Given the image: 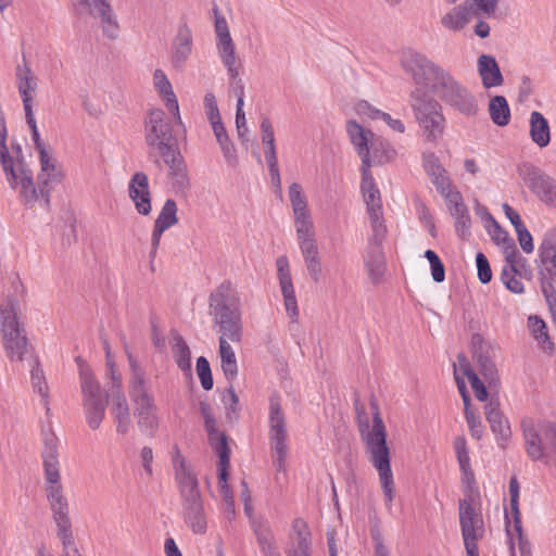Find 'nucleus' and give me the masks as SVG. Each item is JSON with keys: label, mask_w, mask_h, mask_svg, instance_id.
<instances>
[{"label": "nucleus", "mask_w": 556, "mask_h": 556, "mask_svg": "<svg viewBox=\"0 0 556 556\" xmlns=\"http://www.w3.org/2000/svg\"><path fill=\"white\" fill-rule=\"evenodd\" d=\"M164 164L168 167V175L172 180L173 188L177 191L186 190L189 185L187 166L180 151L172 153V155L162 157Z\"/></svg>", "instance_id": "393cba45"}, {"label": "nucleus", "mask_w": 556, "mask_h": 556, "mask_svg": "<svg viewBox=\"0 0 556 556\" xmlns=\"http://www.w3.org/2000/svg\"><path fill=\"white\" fill-rule=\"evenodd\" d=\"M253 533L256 538L260 548L276 540L269 521L253 522Z\"/></svg>", "instance_id": "603ef678"}, {"label": "nucleus", "mask_w": 556, "mask_h": 556, "mask_svg": "<svg viewBox=\"0 0 556 556\" xmlns=\"http://www.w3.org/2000/svg\"><path fill=\"white\" fill-rule=\"evenodd\" d=\"M208 444L213 451L218 455V479H229L230 468V446L226 432L222 431L216 435L207 438Z\"/></svg>", "instance_id": "a878e982"}, {"label": "nucleus", "mask_w": 556, "mask_h": 556, "mask_svg": "<svg viewBox=\"0 0 556 556\" xmlns=\"http://www.w3.org/2000/svg\"><path fill=\"white\" fill-rule=\"evenodd\" d=\"M21 190H20V197L23 202V204L26 207H33L34 204L40 199L41 205H43L41 194L39 191V186L36 187L34 184V178L25 177L24 179H21Z\"/></svg>", "instance_id": "58836bf2"}, {"label": "nucleus", "mask_w": 556, "mask_h": 556, "mask_svg": "<svg viewBox=\"0 0 556 556\" xmlns=\"http://www.w3.org/2000/svg\"><path fill=\"white\" fill-rule=\"evenodd\" d=\"M345 130L356 152L369 149V138L374 136L371 130L364 128L355 119L346 122Z\"/></svg>", "instance_id": "72a5a7b5"}, {"label": "nucleus", "mask_w": 556, "mask_h": 556, "mask_svg": "<svg viewBox=\"0 0 556 556\" xmlns=\"http://www.w3.org/2000/svg\"><path fill=\"white\" fill-rule=\"evenodd\" d=\"M89 13L101 18V28L103 35L109 39H116L119 35V25L113 8L94 14L93 10L88 9Z\"/></svg>", "instance_id": "e433bc0d"}, {"label": "nucleus", "mask_w": 556, "mask_h": 556, "mask_svg": "<svg viewBox=\"0 0 556 556\" xmlns=\"http://www.w3.org/2000/svg\"><path fill=\"white\" fill-rule=\"evenodd\" d=\"M359 432L366 444L369 462L378 471L381 488L386 498V506L391 508L394 492V478L391 468V453L387 443V430L379 410L372 413V427L368 422L361 424Z\"/></svg>", "instance_id": "20e7f679"}, {"label": "nucleus", "mask_w": 556, "mask_h": 556, "mask_svg": "<svg viewBox=\"0 0 556 556\" xmlns=\"http://www.w3.org/2000/svg\"><path fill=\"white\" fill-rule=\"evenodd\" d=\"M114 422L116 424V432L126 434L129 431L131 419L129 408L112 410Z\"/></svg>", "instance_id": "0e129e2a"}, {"label": "nucleus", "mask_w": 556, "mask_h": 556, "mask_svg": "<svg viewBox=\"0 0 556 556\" xmlns=\"http://www.w3.org/2000/svg\"><path fill=\"white\" fill-rule=\"evenodd\" d=\"M173 336V356L178 368L187 374L188 376L192 375V365H191V352L186 343L185 339L175 330H172Z\"/></svg>", "instance_id": "473e14b6"}, {"label": "nucleus", "mask_w": 556, "mask_h": 556, "mask_svg": "<svg viewBox=\"0 0 556 556\" xmlns=\"http://www.w3.org/2000/svg\"><path fill=\"white\" fill-rule=\"evenodd\" d=\"M476 266L478 271V279L482 285H486L492 280V269L488 257L484 253L478 252L476 254Z\"/></svg>", "instance_id": "bf43d9fd"}, {"label": "nucleus", "mask_w": 556, "mask_h": 556, "mask_svg": "<svg viewBox=\"0 0 556 556\" xmlns=\"http://www.w3.org/2000/svg\"><path fill=\"white\" fill-rule=\"evenodd\" d=\"M361 189L366 203H374L381 201L380 191L376 186L374 177L362 178Z\"/></svg>", "instance_id": "680f3d73"}, {"label": "nucleus", "mask_w": 556, "mask_h": 556, "mask_svg": "<svg viewBox=\"0 0 556 556\" xmlns=\"http://www.w3.org/2000/svg\"><path fill=\"white\" fill-rule=\"evenodd\" d=\"M207 118L212 126L214 136L216 139H219L223 136L228 135L226 127L222 121V116L218 110V106H207Z\"/></svg>", "instance_id": "052dcab7"}, {"label": "nucleus", "mask_w": 556, "mask_h": 556, "mask_svg": "<svg viewBox=\"0 0 556 556\" xmlns=\"http://www.w3.org/2000/svg\"><path fill=\"white\" fill-rule=\"evenodd\" d=\"M485 419L495 437L497 446L505 450L511 437V429L508 419L501 410V404L497 396H492L484 405Z\"/></svg>", "instance_id": "4468645a"}, {"label": "nucleus", "mask_w": 556, "mask_h": 556, "mask_svg": "<svg viewBox=\"0 0 556 556\" xmlns=\"http://www.w3.org/2000/svg\"><path fill=\"white\" fill-rule=\"evenodd\" d=\"M193 36L187 23H181L177 28L170 46V61L176 70H182L191 55Z\"/></svg>", "instance_id": "412c9836"}, {"label": "nucleus", "mask_w": 556, "mask_h": 556, "mask_svg": "<svg viewBox=\"0 0 556 556\" xmlns=\"http://www.w3.org/2000/svg\"><path fill=\"white\" fill-rule=\"evenodd\" d=\"M415 117L426 136L427 141L434 142L444 129L443 113L437 106H413Z\"/></svg>", "instance_id": "a211bd4d"}, {"label": "nucleus", "mask_w": 556, "mask_h": 556, "mask_svg": "<svg viewBox=\"0 0 556 556\" xmlns=\"http://www.w3.org/2000/svg\"><path fill=\"white\" fill-rule=\"evenodd\" d=\"M464 416L471 437L476 440L482 439L484 434V428L482 425L481 417L478 414H476L471 409V407L464 408Z\"/></svg>", "instance_id": "5fc2aeb1"}, {"label": "nucleus", "mask_w": 556, "mask_h": 556, "mask_svg": "<svg viewBox=\"0 0 556 556\" xmlns=\"http://www.w3.org/2000/svg\"><path fill=\"white\" fill-rule=\"evenodd\" d=\"M447 201L450 203V213L455 219V232L462 240H467L471 236V217L462 193L458 190H454V195L447 199Z\"/></svg>", "instance_id": "4be33fe9"}, {"label": "nucleus", "mask_w": 556, "mask_h": 556, "mask_svg": "<svg viewBox=\"0 0 556 556\" xmlns=\"http://www.w3.org/2000/svg\"><path fill=\"white\" fill-rule=\"evenodd\" d=\"M460 470L465 498L458 501L459 526L467 556H479L478 541L483 536L484 523L480 513L472 505V495L479 493L471 467Z\"/></svg>", "instance_id": "423d86ee"}, {"label": "nucleus", "mask_w": 556, "mask_h": 556, "mask_svg": "<svg viewBox=\"0 0 556 556\" xmlns=\"http://www.w3.org/2000/svg\"><path fill=\"white\" fill-rule=\"evenodd\" d=\"M464 374L468 378L471 389L480 402H485L489 399V392L483 381L478 377L473 369L469 366L464 369Z\"/></svg>", "instance_id": "864d4df0"}, {"label": "nucleus", "mask_w": 556, "mask_h": 556, "mask_svg": "<svg viewBox=\"0 0 556 556\" xmlns=\"http://www.w3.org/2000/svg\"><path fill=\"white\" fill-rule=\"evenodd\" d=\"M539 256L543 264H548L556 256V229L552 228L545 231L539 247Z\"/></svg>", "instance_id": "ea45409f"}, {"label": "nucleus", "mask_w": 556, "mask_h": 556, "mask_svg": "<svg viewBox=\"0 0 556 556\" xmlns=\"http://www.w3.org/2000/svg\"><path fill=\"white\" fill-rule=\"evenodd\" d=\"M179 108L155 106L149 111L146 117V143L161 157L180 151L178 135L180 131H185V128Z\"/></svg>", "instance_id": "7ed1b4c3"}, {"label": "nucleus", "mask_w": 556, "mask_h": 556, "mask_svg": "<svg viewBox=\"0 0 556 556\" xmlns=\"http://www.w3.org/2000/svg\"><path fill=\"white\" fill-rule=\"evenodd\" d=\"M0 163L5 173L8 182L12 189L17 187V174L14 168V162L7 147V141L0 142Z\"/></svg>", "instance_id": "79ce46f5"}, {"label": "nucleus", "mask_w": 556, "mask_h": 556, "mask_svg": "<svg viewBox=\"0 0 556 556\" xmlns=\"http://www.w3.org/2000/svg\"><path fill=\"white\" fill-rule=\"evenodd\" d=\"M215 15V31L217 37L216 47L218 54L222 59L224 66L227 70H231V66L236 63L235 56V45L231 39L229 27L226 18L219 14L218 8L214 7Z\"/></svg>", "instance_id": "aec40b11"}, {"label": "nucleus", "mask_w": 556, "mask_h": 556, "mask_svg": "<svg viewBox=\"0 0 556 556\" xmlns=\"http://www.w3.org/2000/svg\"><path fill=\"white\" fill-rule=\"evenodd\" d=\"M210 315L220 337L231 342L242 340L241 300L228 280L223 281L208 296Z\"/></svg>", "instance_id": "39448f33"}, {"label": "nucleus", "mask_w": 556, "mask_h": 556, "mask_svg": "<svg viewBox=\"0 0 556 556\" xmlns=\"http://www.w3.org/2000/svg\"><path fill=\"white\" fill-rule=\"evenodd\" d=\"M489 112L492 122L500 127L510 122V106H489Z\"/></svg>", "instance_id": "69168bd1"}, {"label": "nucleus", "mask_w": 556, "mask_h": 556, "mask_svg": "<svg viewBox=\"0 0 556 556\" xmlns=\"http://www.w3.org/2000/svg\"><path fill=\"white\" fill-rule=\"evenodd\" d=\"M128 195L138 214L147 216L152 211L149 178L143 172H136L128 182Z\"/></svg>", "instance_id": "f3484780"}, {"label": "nucleus", "mask_w": 556, "mask_h": 556, "mask_svg": "<svg viewBox=\"0 0 556 556\" xmlns=\"http://www.w3.org/2000/svg\"><path fill=\"white\" fill-rule=\"evenodd\" d=\"M289 198L293 210L296 207L300 211L307 206V200L302 193V187L298 182H292L289 186Z\"/></svg>", "instance_id": "338daca9"}, {"label": "nucleus", "mask_w": 556, "mask_h": 556, "mask_svg": "<svg viewBox=\"0 0 556 556\" xmlns=\"http://www.w3.org/2000/svg\"><path fill=\"white\" fill-rule=\"evenodd\" d=\"M519 263L526 265L527 260L521 255H517L511 258V262H505L501 273V281L507 290L515 294H521L525 292L522 281L517 278V275H520L519 269H517V265Z\"/></svg>", "instance_id": "cd10ccee"}, {"label": "nucleus", "mask_w": 556, "mask_h": 556, "mask_svg": "<svg viewBox=\"0 0 556 556\" xmlns=\"http://www.w3.org/2000/svg\"><path fill=\"white\" fill-rule=\"evenodd\" d=\"M277 265V275L279 279V285L281 289V293L285 301L286 312L289 317L292 319L298 318L299 308L298 302L295 298V291L290 274V266L287 256L281 255L276 261Z\"/></svg>", "instance_id": "6ab92c4d"}, {"label": "nucleus", "mask_w": 556, "mask_h": 556, "mask_svg": "<svg viewBox=\"0 0 556 556\" xmlns=\"http://www.w3.org/2000/svg\"><path fill=\"white\" fill-rule=\"evenodd\" d=\"M309 277L318 282L321 275V264L316 240H303L299 243Z\"/></svg>", "instance_id": "2f4dec72"}, {"label": "nucleus", "mask_w": 556, "mask_h": 556, "mask_svg": "<svg viewBox=\"0 0 556 556\" xmlns=\"http://www.w3.org/2000/svg\"><path fill=\"white\" fill-rule=\"evenodd\" d=\"M525 450L533 462L547 464L548 452L556 453V422L523 420L521 424Z\"/></svg>", "instance_id": "6e6552de"}, {"label": "nucleus", "mask_w": 556, "mask_h": 556, "mask_svg": "<svg viewBox=\"0 0 556 556\" xmlns=\"http://www.w3.org/2000/svg\"><path fill=\"white\" fill-rule=\"evenodd\" d=\"M222 402L227 405L230 402L229 406L226 407V418L228 420L238 419L239 417V397L236 394V391L232 387V382L229 383V387L222 395Z\"/></svg>", "instance_id": "8fccbe9b"}, {"label": "nucleus", "mask_w": 556, "mask_h": 556, "mask_svg": "<svg viewBox=\"0 0 556 556\" xmlns=\"http://www.w3.org/2000/svg\"><path fill=\"white\" fill-rule=\"evenodd\" d=\"M231 70H227L230 80V100H235L236 104H244L243 85L235 64L231 66Z\"/></svg>", "instance_id": "3c124183"}, {"label": "nucleus", "mask_w": 556, "mask_h": 556, "mask_svg": "<svg viewBox=\"0 0 556 556\" xmlns=\"http://www.w3.org/2000/svg\"><path fill=\"white\" fill-rule=\"evenodd\" d=\"M459 469L471 467L469 448L464 435L456 437L453 443Z\"/></svg>", "instance_id": "4d7b16f0"}, {"label": "nucleus", "mask_w": 556, "mask_h": 556, "mask_svg": "<svg viewBox=\"0 0 556 556\" xmlns=\"http://www.w3.org/2000/svg\"><path fill=\"white\" fill-rule=\"evenodd\" d=\"M311 533H300L299 538H296L295 543H293L287 549V556H311Z\"/></svg>", "instance_id": "6e6d98bb"}, {"label": "nucleus", "mask_w": 556, "mask_h": 556, "mask_svg": "<svg viewBox=\"0 0 556 556\" xmlns=\"http://www.w3.org/2000/svg\"><path fill=\"white\" fill-rule=\"evenodd\" d=\"M363 258L371 282L379 283L386 271L383 245L367 244Z\"/></svg>", "instance_id": "b1692460"}, {"label": "nucleus", "mask_w": 556, "mask_h": 556, "mask_svg": "<svg viewBox=\"0 0 556 556\" xmlns=\"http://www.w3.org/2000/svg\"><path fill=\"white\" fill-rule=\"evenodd\" d=\"M513 527H514V531L517 534L520 556H532L531 543L527 539V536L523 534L521 519H519L518 526L516 523H514Z\"/></svg>", "instance_id": "774afa93"}, {"label": "nucleus", "mask_w": 556, "mask_h": 556, "mask_svg": "<svg viewBox=\"0 0 556 556\" xmlns=\"http://www.w3.org/2000/svg\"><path fill=\"white\" fill-rule=\"evenodd\" d=\"M129 367L131 370V379L129 381V393L146 389L144 371L139 365L137 358L126 351Z\"/></svg>", "instance_id": "a19ab883"}, {"label": "nucleus", "mask_w": 556, "mask_h": 556, "mask_svg": "<svg viewBox=\"0 0 556 556\" xmlns=\"http://www.w3.org/2000/svg\"><path fill=\"white\" fill-rule=\"evenodd\" d=\"M0 331L8 357L12 362L23 361L28 353L29 344L11 303L0 306Z\"/></svg>", "instance_id": "1a4fd4ad"}, {"label": "nucleus", "mask_w": 556, "mask_h": 556, "mask_svg": "<svg viewBox=\"0 0 556 556\" xmlns=\"http://www.w3.org/2000/svg\"><path fill=\"white\" fill-rule=\"evenodd\" d=\"M106 356H108L106 363H108L110 375H111V378L113 381V389H112V393H111V399H112L111 412L117 410V409L129 408L127 401H126V396L121 391V379L116 375L114 363L110 359V351L109 350L106 351Z\"/></svg>", "instance_id": "c9c22d12"}, {"label": "nucleus", "mask_w": 556, "mask_h": 556, "mask_svg": "<svg viewBox=\"0 0 556 556\" xmlns=\"http://www.w3.org/2000/svg\"><path fill=\"white\" fill-rule=\"evenodd\" d=\"M197 374L200 379L201 386L205 391L213 389L214 380L210 366V362L205 356H199L195 365Z\"/></svg>", "instance_id": "09e8293b"}, {"label": "nucleus", "mask_w": 556, "mask_h": 556, "mask_svg": "<svg viewBox=\"0 0 556 556\" xmlns=\"http://www.w3.org/2000/svg\"><path fill=\"white\" fill-rule=\"evenodd\" d=\"M530 138L540 148H545L551 142V128L548 121L538 111H533L529 119Z\"/></svg>", "instance_id": "7c9ffc66"}, {"label": "nucleus", "mask_w": 556, "mask_h": 556, "mask_svg": "<svg viewBox=\"0 0 556 556\" xmlns=\"http://www.w3.org/2000/svg\"><path fill=\"white\" fill-rule=\"evenodd\" d=\"M517 101L522 103L534 102L535 104H542V99L536 92V87L528 76L521 78V83L518 87Z\"/></svg>", "instance_id": "37998d69"}, {"label": "nucleus", "mask_w": 556, "mask_h": 556, "mask_svg": "<svg viewBox=\"0 0 556 556\" xmlns=\"http://www.w3.org/2000/svg\"><path fill=\"white\" fill-rule=\"evenodd\" d=\"M478 73L485 88L497 87L503 84V75L494 56L482 54L478 59Z\"/></svg>", "instance_id": "bb28decb"}, {"label": "nucleus", "mask_w": 556, "mask_h": 556, "mask_svg": "<svg viewBox=\"0 0 556 556\" xmlns=\"http://www.w3.org/2000/svg\"><path fill=\"white\" fill-rule=\"evenodd\" d=\"M519 175L540 200L547 204H554L556 194V180L554 178L531 163H523L519 167Z\"/></svg>", "instance_id": "f8f14e48"}, {"label": "nucleus", "mask_w": 556, "mask_h": 556, "mask_svg": "<svg viewBox=\"0 0 556 556\" xmlns=\"http://www.w3.org/2000/svg\"><path fill=\"white\" fill-rule=\"evenodd\" d=\"M528 326L532 336L539 342L541 348L546 352H553L554 343L552 342L548 334L546 323L541 317L531 315L528 318Z\"/></svg>", "instance_id": "f704fd0d"}, {"label": "nucleus", "mask_w": 556, "mask_h": 556, "mask_svg": "<svg viewBox=\"0 0 556 556\" xmlns=\"http://www.w3.org/2000/svg\"><path fill=\"white\" fill-rule=\"evenodd\" d=\"M39 153L41 172L37 177V184L45 207L50 205L51 191L62 181L63 174L56 168L55 161L51 159L47 150Z\"/></svg>", "instance_id": "2eb2a0df"}, {"label": "nucleus", "mask_w": 556, "mask_h": 556, "mask_svg": "<svg viewBox=\"0 0 556 556\" xmlns=\"http://www.w3.org/2000/svg\"><path fill=\"white\" fill-rule=\"evenodd\" d=\"M469 11L465 7H456L442 17V25L451 30L457 31L468 23Z\"/></svg>", "instance_id": "4c0bfd02"}, {"label": "nucleus", "mask_w": 556, "mask_h": 556, "mask_svg": "<svg viewBox=\"0 0 556 556\" xmlns=\"http://www.w3.org/2000/svg\"><path fill=\"white\" fill-rule=\"evenodd\" d=\"M227 337L218 338V353L220 356V368L226 380L231 383L238 376V364L233 349Z\"/></svg>", "instance_id": "c85d7f7f"}, {"label": "nucleus", "mask_w": 556, "mask_h": 556, "mask_svg": "<svg viewBox=\"0 0 556 556\" xmlns=\"http://www.w3.org/2000/svg\"><path fill=\"white\" fill-rule=\"evenodd\" d=\"M421 160L422 167L437 191L446 200L452 198L454 195L452 180L435 153L430 151L424 152Z\"/></svg>", "instance_id": "dca6fc26"}, {"label": "nucleus", "mask_w": 556, "mask_h": 556, "mask_svg": "<svg viewBox=\"0 0 556 556\" xmlns=\"http://www.w3.org/2000/svg\"><path fill=\"white\" fill-rule=\"evenodd\" d=\"M129 395L136 404L135 416L137 417L140 431L149 438H153L159 428V418L153 397L148 393L147 389L130 392Z\"/></svg>", "instance_id": "ddd939ff"}, {"label": "nucleus", "mask_w": 556, "mask_h": 556, "mask_svg": "<svg viewBox=\"0 0 556 556\" xmlns=\"http://www.w3.org/2000/svg\"><path fill=\"white\" fill-rule=\"evenodd\" d=\"M178 471V488L181 496L184 520L195 534L206 532L207 523L199 481L192 470L181 460Z\"/></svg>", "instance_id": "0eeeda50"}, {"label": "nucleus", "mask_w": 556, "mask_h": 556, "mask_svg": "<svg viewBox=\"0 0 556 556\" xmlns=\"http://www.w3.org/2000/svg\"><path fill=\"white\" fill-rule=\"evenodd\" d=\"M15 76L23 104H29L33 101V92L37 88V77L31 71L24 52H22V63L16 66Z\"/></svg>", "instance_id": "5701e85b"}, {"label": "nucleus", "mask_w": 556, "mask_h": 556, "mask_svg": "<svg viewBox=\"0 0 556 556\" xmlns=\"http://www.w3.org/2000/svg\"><path fill=\"white\" fill-rule=\"evenodd\" d=\"M30 379L34 391L38 392L42 396L45 404H47L48 387L38 358L31 359Z\"/></svg>", "instance_id": "c03bdc74"}, {"label": "nucleus", "mask_w": 556, "mask_h": 556, "mask_svg": "<svg viewBox=\"0 0 556 556\" xmlns=\"http://www.w3.org/2000/svg\"><path fill=\"white\" fill-rule=\"evenodd\" d=\"M58 439L53 435H46L42 451L43 470L46 481L47 500L52 511L53 520L58 527V536L65 547L74 543L72 523L70 519V507L67 498L63 494L60 483V465L58 459Z\"/></svg>", "instance_id": "f03ea898"}, {"label": "nucleus", "mask_w": 556, "mask_h": 556, "mask_svg": "<svg viewBox=\"0 0 556 556\" xmlns=\"http://www.w3.org/2000/svg\"><path fill=\"white\" fill-rule=\"evenodd\" d=\"M218 484H219V489H220V494H222L223 500L226 505V509H225L226 514L229 519H232V518H235L236 509H235L233 495H232V491L228 484V479H225L224 481L218 479Z\"/></svg>", "instance_id": "e2e57ef3"}, {"label": "nucleus", "mask_w": 556, "mask_h": 556, "mask_svg": "<svg viewBox=\"0 0 556 556\" xmlns=\"http://www.w3.org/2000/svg\"><path fill=\"white\" fill-rule=\"evenodd\" d=\"M401 64L415 83L412 98L418 104H472L468 90L451 73L414 50L404 51Z\"/></svg>", "instance_id": "f257e3e1"}, {"label": "nucleus", "mask_w": 556, "mask_h": 556, "mask_svg": "<svg viewBox=\"0 0 556 556\" xmlns=\"http://www.w3.org/2000/svg\"><path fill=\"white\" fill-rule=\"evenodd\" d=\"M154 86L160 94L163 96L166 104H178L177 98L173 92L172 85L162 70L154 72Z\"/></svg>", "instance_id": "a18cd8bd"}, {"label": "nucleus", "mask_w": 556, "mask_h": 556, "mask_svg": "<svg viewBox=\"0 0 556 556\" xmlns=\"http://www.w3.org/2000/svg\"><path fill=\"white\" fill-rule=\"evenodd\" d=\"M269 443L274 451V466L277 471L286 469L287 458V425L281 409L280 399L277 394L269 397Z\"/></svg>", "instance_id": "9d476101"}, {"label": "nucleus", "mask_w": 556, "mask_h": 556, "mask_svg": "<svg viewBox=\"0 0 556 556\" xmlns=\"http://www.w3.org/2000/svg\"><path fill=\"white\" fill-rule=\"evenodd\" d=\"M177 210L176 201L167 199L154 223L170 228L178 223Z\"/></svg>", "instance_id": "49530a36"}, {"label": "nucleus", "mask_w": 556, "mask_h": 556, "mask_svg": "<svg viewBox=\"0 0 556 556\" xmlns=\"http://www.w3.org/2000/svg\"><path fill=\"white\" fill-rule=\"evenodd\" d=\"M519 482L516 477H511L509 480V496H510V509L513 515V523L518 526L519 519H521L519 510Z\"/></svg>", "instance_id": "13d9d810"}, {"label": "nucleus", "mask_w": 556, "mask_h": 556, "mask_svg": "<svg viewBox=\"0 0 556 556\" xmlns=\"http://www.w3.org/2000/svg\"><path fill=\"white\" fill-rule=\"evenodd\" d=\"M490 224V226H485L489 235L495 244L502 247L503 253L505 254V262H511L513 257L520 255L515 240L509 236L508 231L501 227L496 219Z\"/></svg>", "instance_id": "c756f323"}, {"label": "nucleus", "mask_w": 556, "mask_h": 556, "mask_svg": "<svg viewBox=\"0 0 556 556\" xmlns=\"http://www.w3.org/2000/svg\"><path fill=\"white\" fill-rule=\"evenodd\" d=\"M476 361L480 374L483 376V378L491 384L496 380L497 370L492 362L489 352H485L483 354H479L473 357Z\"/></svg>", "instance_id": "de8ad7c7"}, {"label": "nucleus", "mask_w": 556, "mask_h": 556, "mask_svg": "<svg viewBox=\"0 0 556 556\" xmlns=\"http://www.w3.org/2000/svg\"><path fill=\"white\" fill-rule=\"evenodd\" d=\"M81 392L87 425L96 430L104 419L109 395L104 393L99 381L86 372H81Z\"/></svg>", "instance_id": "9b49d317"}]
</instances>
